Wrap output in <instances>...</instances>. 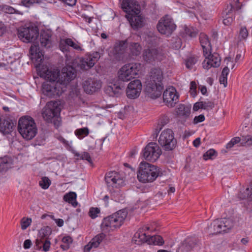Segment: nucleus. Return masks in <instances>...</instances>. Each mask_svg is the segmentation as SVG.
Returning <instances> with one entry per match:
<instances>
[{
    "mask_svg": "<svg viewBox=\"0 0 252 252\" xmlns=\"http://www.w3.org/2000/svg\"><path fill=\"white\" fill-rule=\"evenodd\" d=\"M205 120V117L203 115H200L198 116H195L193 120V123L194 124L202 122Z\"/></svg>",
    "mask_w": 252,
    "mask_h": 252,
    "instance_id": "nucleus-57",
    "label": "nucleus"
},
{
    "mask_svg": "<svg viewBox=\"0 0 252 252\" xmlns=\"http://www.w3.org/2000/svg\"><path fill=\"white\" fill-rule=\"evenodd\" d=\"M91 62H92L91 61L88 56L84 58L78 59L76 61L78 67L82 70H88L93 67L94 64L93 63L91 65Z\"/></svg>",
    "mask_w": 252,
    "mask_h": 252,
    "instance_id": "nucleus-34",
    "label": "nucleus"
},
{
    "mask_svg": "<svg viewBox=\"0 0 252 252\" xmlns=\"http://www.w3.org/2000/svg\"><path fill=\"white\" fill-rule=\"evenodd\" d=\"M217 153L214 149H210L207 151L203 155V158L205 160L209 159H213L216 157Z\"/></svg>",
    "mask_w": 252,
    "mask_h": 252,
    "instance_id": "nucleus-42",
    "label": "nucleus"
},
{
    "mask_svg": "<svg viewBox=\"0 0 252 252\" xmlns=\"http://www.w3.org/2000/svg\"><path fill=\"white\" fill-rule=\"evenodd\" d=\"M129 40L117 41L115 42L114 48L110 53V56L116 61H121L125 60V53L127 47V42Z\"/></svg>",
    "mask_w": 252,
    "mask_h": 252,
    "instance_id": "nucleus-13",
    "label": "nucleus"
},
{
    "mask_svg": "<svg viewBox=\"0 0 252 252\" xmlns=\"http://www.w3.org/2000/svg\"><path fill=\"white\" fill-rule=\"evenodd\" d=\"M139 66V64L136 63L125 64L118 72L119 79L124 82H128L135 78L138 73Z\"/></svg>",
    "mask_w": 252,
    "mask_h": 252,
    "instance_id": "nucleus-6",
    "label": "nucleus"
},
{
    "mask_svg": "<svg viewBox=\"0 0 252 252\" xmlns=\"http://www.w3.org/2000/svg\"><path fill=\"white\" fill-rule=\"evenodd\" d=\"M163 102L169 107H173L178 101V95L176 89L171 87L166 89L163 94Z\"/></svg>",
    "mask_w": 252,
    "mask_h": 252,
    "instance_id": "nucleus-20",
    "label": "nucleus"
},
{
    "mask_svg": "<svg viewBox=\"0 0 252 252\" xmlns=\"http://www.w3.org/2000/svg\"><path fill=\"white\" fill-rule=\"evenodd\" d=\"M107 185L113 188H120L125 185L124 180L122 176L115 171L108 173L105 177Z\"/></svg>",
    "mask_w": 252,
    "mask_h": 252,
    "instance_id": "nucleus-19",
    "label": "nucleus"
},
{
    "mask_svg": "<svg viewBox=\"0 0 252 252\" xmlns=\"http://www.w3.org/2000/svg\"><path fill=\"white\" fill-rule=\"evenodd\" d=\"M88 57L90 58L91 61L92 62H91V64L92 65V64H93V63H94V65L96 62L100 58V55L98 52H95L93 53L91 55L89 56Z\"/></svg>",
    "mask_w": 252,
    "mask_h": 252,
    "instance_id": "nucleus-50",
    "label": "nucleus"
},
{
    "mask_svg": "<svg viewBox=\"0 0 252 252\" xmlns=\"http://www.w3.org/2000/svg\"><path fill=\"white\" fill-rule=\"evenodd\" d=\"M202 105V109L209 110L212 109L214 107V103L213 101H200Z\"/></svg>",
    "mask_w": 252,
    "mask_h": 252,
    "instance_id": "nucleus-43",
    "label": "nucleus"
},
{
    "mask_svg": "<svg viewBox=\"0 0 252 252\" xmlns=\"http://www.w3.org/2000/svg\"><path fill=\"white\" fill-rule=\"evenodd\" d=\"M220 82L221 84H223L224 87H226L227 84V77L221 75L220 78Z\"/></svg>",
    "mask_w": 252,
    "mask_h": 252,
    "instance_id": "nucleus-59",
    "label": "nucleus"
},
{
    "mask_svg": "<svg viewBox=\"0 0 252 252\" xmlns=\"http://www.w3.org/2000/svg\"><path fill=\"white\" fill-rule=\"evenodd\" d=\"M142 85L140 80L136 79L131 81L127 85L126 94L128 98L135 99L140 94Z\"/></svg>",
    "mask_w": 252,
    "mask_h": 252,
    "instance_id": "nucleus-18",
    "label": "nucleus"
},
{
    "mask_svg": "<svg viewBox=\"0 0 252 252\" xmlns=\"http://www.w3.org/2000/svg\"><path fill=\"white\" fill-rule=\"evenodd\" d=\"M51 184V181L48 177H44L42 178L39 182L40 187L43 189H47Z\"/></svg>",
    "mask_w": 252,
    "mask_h": 252,
    "instance_id": "nucleus-44",
    "label": "nucleus"
},
{
    "mask_svg": "<svg viewBox=\"0 0 252 252\" xmlns=\"http://www.w3.org/2000/svg\"><path fill=\"white\" fill-rule=\"evenodd\" d=\"M163 73L158 68L152 69L147 77L146 83L162 85Z\"/></svg>",
    "mask_w": 252,
    "mask_h": 252,
    "instance_id": "nucleus-22",
    "label": "nucleus"
},
{
    "mask_svg": "<svg viewBox=\"0 0 252 252\" xmlns=\"http://www.w3.org/2000/svg\"><path fill=\"white\" fill-rule=\"evenodd\" d=\"M6 28L4 24L0 22V36L2 35L5 32Z\"/></svg>",
    "mask_w": 252,
    "mask_h": 252,
    "instance_id": "nucleus-63",
    "label": "nucleus"
},
{
    "mask_svg": "<svg viewBox=\"0 0 252 252\" xmlns=\"http://www.w3.org/2000/svg\"><path fill=\"white\" fill-rule=\"evenodd\" d=\"M51 233L52 229L49 226H44L39 230L35 242V247L36 250H40L42 248L44 251H49L51 243L49 237Z\"/></svg>",
    "mask_w": 252,
    "mask_h": 252,
    "instance_id": "nucleus-7",
    "label": "nucleus"
},
{
    "mask_svg": "<svg viewBox=\"0 0 252 252\" xmlns=\"http://www.w3.org/2000/svg\"><path fill=\"white\" fill-rule=\"evenodd\" d=\"M40 2V0H22L21 3L26 7H30L34 3H38Z\"/></svg>",
    "mask_w": 252,
    "mask_h": 252,
    "instance_id": "nucleus-52",
    "label": "nucleus"
},
{
    "mask_svg": "<svg viewBox=\"0 0 252 252\" xmlns=\"http://www.w3.org/2000/svg\"><path fill=\"white\" fill-rule=\"evenodd\" d=\"M176 25L169 16L161 18L157 25L158 31L162 34L170 35L176 29Z\"/></svg>",
    "mask_w": 252,
    "mask_h": 252,
    "instance_id": "nucleus-12",
    "label": "nucleus"
},
{
    "mask_svg": "<svg viewBox=\"0 0 252 252\" xmlns=\"http://www.w3.org/2000/svg\"><path fill=\"white\" fill-rule=\"evenodd\" d=\"M3 10L5 13L9 14L17 13L21 15L23 14L22 12L16 10L15 9L10 6H4L3 8Z\"/></svg>",
    "mask_w": 252,
    "mask_h": 252,
    "instance_id": "nucleus-49",
    "label": "nucleus"
},
{
    "mask_svg": "<svg viewBox=\"0 0 252 252\" xmlns=\"http://www.w3.org/2000/svg\"><path fill=\"white\" fill-rule=\"evenodd\" d=\"M133 241L138 245L146 243L149 245L161 246L164 243V241L161 236L159 235L150 236L148 233L145 232L141 229L134 234Z\"/></svg>",
    "mask_w": 252,
    "mask_h": 252,
    "instance_id": "nucleus-5",
    "label": "nucleus"
},
{
    "mask_svg": "<svg viewBox=\"0 0 252 252\" xmlns=\"http://www.w3.org/2000/svg\"><path fill=\"white\" fill-rule=\"evenodd\" d=\"M18 130L22 137L26 140L32 139L37 133V127L34 119L30 116L20 118Z\"/></svg>",
    "mask_w": 252,
    "mask_h": 252,
    "instance_id": "nucleus-2",
    "label": "nucleus"
},
{
    "mask_svg": "<svg viewBox=\"0 0 252 252\" xmlns=\"http://www.w3.org/2000/svg\"><path fill=\"white\" fill-rule=\"evenodd\" d=\"M82 87L87 94H92L100 90L101 83L99 80L90 78L83 81Z\"/></svg>",
    "mask_w": 252,
    "mask_h": 252,
    "instance_id": "nucleus-21",
    "label": "nucleus"
},
{
    "mask_svg": "<svg viewBox=\"0 0 252 252\" xmlns=\"http://www.w3.org/2000/svg\"><path fill=\"white\" fill-rule=\"evenodd\" d=\"M38 36L36 28L32 27H21L18 30V36L23 42H30L35 40Z\"/></svg>",
    "mask_w": 252,
    "mask_h": 252,
    "instance_id": "nucleus-14",
    "label": "nucleus"
},
{
    "mask_svg": "<svg viewBox=\"0 0 252 252\" xmlns=\"http://www.w3.org/2000/svg\"><path fill=\"white\" fill-rule=\"evenodd\" d=\"M163 90V85L146 83L145 92L150 98L156 99L159 97Z\"/></svg>",
    "mask_w": 252,
    "mask_h": 252,
    "instance_id": "nucleus-24",
    "label": "nucleus"
},
{
    "mask_svg": "<svg viewBox=\"0 0 252 252\" xmlns=\"http://www.w3.org/2000/svg\"><path fill=\"white\" fill-rule=\"evenodd\" d=\"M100 213V209L98 208L92 207L89 212V216L93 219L96 218Z\"/></svg>",
    "mask_w": 252,
    "mask_h": 252,
    "instance_id": "nucleus-46",
    "label": "nucleus"
},
{
    "mask_svg": "<svg viewBox=\"0 0 252 252\" xmlns=\"http://www.w3.org/2000/svg\"><path fill=\"white\" fill-rule=\"evenodd\" d=\"M75 134L78 136H84L89 134V129L86 128H80L76 130Z\"/></svg>",
    "mask_w": 252,
    "mask_h": 252,
    "instance_id": "nucleus-51",
    "label": "nucleus"
},
{
    "mask_svg": "<svg viewBox=\"0 0 252 252\" xmlns=\"http://www.w3.org/2000/svg\"><path fill=\"white\" fill-rule=\"evenodd\" d=\"M32 243L30 239L26 240L24 242V248L25 249H29L32 246Z\"/></svg>",
    "mask_w": 252,
    "mask_h": 252,
    "instance_id": "nucleus-62",
    "label": "nucleus"
},
{
    "mask_svg": "<svg viewBox=\"0 0 252 252\" xmlns=\"http://www.w3.org/2000/svg\"><path fill=\"white\" fill-rule=\"evenodd\" d=\"M59 112V103L56 101H51L43 108L42 116L47 123H52L53 119L58 116Z\"/></svg>",
    "mask_w": 252,
    "mask_h": 252,
    "instance_id": "nucleus-11",
    "label": "nucleus"
},
{
    "mask_svg": "<svg viewBox=\"0 0 252 252\" xmlns=\"http://www.w3.org/2000/svg\"><path fill=\"white\" fill-rule=\"evenodd\" d=\"M234 225V221L230 218H223L215 220L210 225L211 232L214 234L227 232L231 229Z\"/></svg>",
    "mask_w": 252,
    "mask_h": 252,
    "instance_id": "nucleus-9",
    "label": "nucleus"
},
{
    "mask_svg": "<svg viewBox=\"0 0 252 252\" xmlns=\"http://www.w3.org/2000/svg\"><path fill=\"white\" fill-rule=\"evenodd\" d=\"M196 84L195 81H191L190 84L189 92L193 97H195L196 94Z\"/></svg>",
    "mask_w": 252,
    "mask_h": 252,
    "instance_id": "nucleus-53",
    "label": "nucleus"
},
{
    "mask_svg": "<svg viewBox=\"0 0 252 252\" xmlns=\"http://www.w3.org/2000/svg\"><path fill=\"white\" fill-rule=\"evenodd\" d=\"M13 165L12 159L8 156L0 158V173H4L11 168Z\"/></svg>",
    "mask_w": 252,
    "mask_h": 252,
    "instance_id": "nucleus-29",
    "label": "nucleus"
},
{
    "mask_svg": "<svg viewBox=\"0 0 252 252\" xmlns=\"http://www.w3.org/2000/svg\"><path fill=\"white\" fill-rule=\"evenodd\" d=\"M41 45L45 48H50L52 46L51 35L48 32H42L40 36Z\"/></svg>",
    "mask_w": 252,
    "mask_h": 252,
    "instance_id": "nucleus-33",
    "label": "nucleus"
},
{
    "mask_svg": "<svg viewBox=\"0 0 252 252\" xmlns=\"http://www.w3.org/2000/svg\"><path fill=\"white\" fill-rule=\"evenodd\" d=\"M229 68H228V66L225 67L222 71L221 75L227 77V75L229 73Z\"/></svg>",
    "mask_w": 252,
    "mask_h": 252,
    "instance_id": "nucleus-64",
    "label": "nucleus"
},
{
    "mask_svg": "<svg viewBox=\"0 0 252 252\" xmlns=\"http://www.w3.org/2000/svg\"><path fill=\"white\" fill-rule=\"evenodd\" d=\"M160 176V169L146 162H141L137 173L139 181L142 183L153 182Z\"/></svg>",
    "mask_w": 252,
    "mask_h": 252,
    "instance_id": "nucleus-3",
    "label": "nucleus"
},
{
    "mask_svg": "<svg viewBox=\"0 0 252 252\" xmlns=\"http://www.w3.org/2000/svg\"><path fill=\"white\" fill-rule=\"evenodd\" d=\"M75 156L80 158L82 159H86L89 162L92 163V159L91 158L89 155V154L87 152H84L82 154H79V153H76Z\"/></svg>",
    "mask_w": 252,
    "mask_h": 252,
    "instance_id": "nucleus-48",
    "label": "nucleus"
},
{
    "mask_svg": "<svg viewBox=\"0 0 252 252\" xmlns=\"http://www.w3.org/2000/svg\"><path fill=\"white\" fill-rule=\"evenodd\" d=\"M15 124L10 120H4L0 121V131L4 133L8 134L11 132Z\"/></svg>",
    "mask_w": 252,
    "mask_h": 252,
    "instance_id": "nucleus-32",
    "label": "nucleus"
},
{
    "mask_svg": "<svg viewBox=\"0 0 252 252\" xmlns=\"http://www.w3.org/2000/svg\"><path fill=\"white\" fill-rule=\"evenodd\" d=\"M62 242L63 243V244H66L69 246V244L72 243V239L70 236H65L63 238Z\"/></svg>",
    "mask_w": 252,
    "mask_h": 252,
    "instance_id": "nucleus-58",
    "label": "nucleus"
},
{
    "mask_svg": "<svg viewBox=\"0 0 252 252\" xmlns=\"http://www.w3.org/2000/svg\"><path fill=\"white\" fill-rule=\"evenodd\" d=\"M160 55L157 49L155 48L145 49L143 53V60L149 63H152L159 60Z\"/></svg>",
    "mask_w": 252,
    "mask_h": 252,
    "instance_id": "nucleus-25",
    "label": "nucleus"
},
{
    "mask_svg": "<svg viewBox=\"0 0 252 252\" xmlns=\"http://www.w3.org/2000/svg\"><path fill=\"white\" fill-rule=\"evenodd\" d=\"M241 139L239 137H235L231 139L230 141L226 146V149H231L234 145L241 142Z\"/></svg>",
    "mask_w": 252,
    "mask_h": 252,
    "instance_id": "nucleus-47",
    "label": "nucleus"
},
{
    "mask_svg": "<svg viewBox=\"0 0 252 252\" xmlns=\"http://www.w3.org/2000/svg\"><path fill=\"white\" fill-rule=\"evenodd\" d=\"M198 59L195 57H191L187 59L186 62V66L189 69H191L192 68L193 65H194L197 62Z\"/></svg>",
    "mask_w": 252,
    "mask_h": 252,
    "instance_id": "nucleus-45",
    "label": "nucleus"
},
{
    "mask_svg": "<svg viewBox=\"0 0 252 252\" xmlns=\"http://www.w3.org/2000/svg\"><path fill=\"white\" fill-rule=\"evenodd\" d=\"M129 41L127 42V48L128 54L132 56H137L140 54L142 50V46L138 43L132 41L130 38H127Z\"/></svg>",
    "mask_w": 252,
    "mask_h": 252,
    "instance_id": "nucleus-26",
    "label": "nucleus"
},
{
    "mask_svg": "<svg viewBox=\"0 0 252 252\" xmlns=\"http://www.w3.org/2000/svg\"><path fill=\"white\" fill-rule=\"evenodd\" d=\"M108 89L110 91H112L114 95L118 96L122 93L124 90V87H121L114 84L109 86Z\"/></svg>",
    "mask_w": 252,
    "mask_h": 252,
    "instance_id": "nucleus-37",
    "label": "nucleus"
},
{
    "mask_svg": "<svg viewBox=\"0 0 252 252\" xmlns=\"http://www.w3.org/2000/svg\"><path fill=\"white\" fill-rule=\"evenodd\" d=\"M32 222L31 218L24 217L20 220V225L22 230H26L31 224Z\"/></svg>",
    "mask_w": 252,
    "mask_h": 252,
    "instance_id": "nucleus-38",
    "label": "nucleus"
},
{
    "mask_svg": "<svg viewBox=\"0 0 252 252\" xmlns=\"http://www.w3.org/2000/svg\"><path fill=\"white\" fill-rule=\"evenodd\" d=\"M223 23L225 26H230L234 19L233 6L230 5L223 13Z\"/></svg>",
    "mask_w": 252,
    "mask_h": 252,
    "instance_id": "nucleus-28",
    "label": "nucleus"
},
{
    "mask_svg": "<svg viewBox=\"0 0 252 252\" xmlns=\"http://www.w3.org/2000/svg\"><path fill=\"white\" fill-rule=\"evenodd\" d=\"M39 74L48 81L42 85L43 93L51 97L62 94L66 90L69 82L76 77L75 70L71 66L63 67L60 73L57 68L43 65Z\"/></svg>",
    "mask_w": 252,
    "mask_h": 252,
    "instance_id": "nucleus-1",
    "label": "nucleus"
},
{
    "mask_svg": "<svg viewBox=\"0 0 252 252\" xmlns=\"http://www.w3.org/2000/svg\"><path fill=\"white\" fill-rule=\"evenodd\" d=\"M31 58L32 60H35L38 62H40L43 59V55L40 51L38 45L33 44L31 46L30 50Z\"/></svg>",
    "mask_w": 252,
    "mask_h": 252,
    "instance_id": "nucleus-31",
    "label": "nucleus"
},
{
    "mask_svg": "<svg viewBox=\"0 0 252 252\" xmlns=\"http://www.w3.org/2000/svg\"><path fill=\"white\" fill-rule=\"evenodd\" d=\"M186 33L189 35L191 37H194L197 34V32L193 29H190L189 28H186L185 29Z\"/></svg>",
    "mask_w": 252,
    "mask_h": 252,
    "instance_id": "nucleus-56",
    "label": "nucleus"
},
{
    "mask_svg": "<svg viewBox=\"0 0 252 252\" xmlns=\"http://www.w3.org/2000/svg\"><path fill=\"white\" fill-rule=\"evenodd\" d=\"M105 237V235L103 233L98 234L93 238L91 241L85 246V250L86 251H90L93 248H97L104 239Z\"/></svg>",
    "mask_w": 252,
    "mask_h": 252,
    "instance_id": "nucleus-27",
    "label": "nucleus"
},
{
    "mask_svg": "<svg viewBox=\"0 0 252 252\" xmlns=\"http://www.w3.org/2000/svg\"><path fill=\"white\" fill-rule=\"evenodd\" d=\"M158 141L165 151L173 150L176 147L177 143L173 131L168 128L163 130L161 132Z\"/></svg>",
    "mask_w": 252,
    "mask_h": 252,
    "instance_id": "nucleus-8",
    "label": "nucleus"
},
{
    "mask_svg": "<svg viewBox=\"0 0 252 252\" xmlns=\"http://www.w3.org/2000/svg\"><path fill=\"white\" fill-rule=\"evenodd\" d=\"M59 46L60 49L63 52L66 51L68 50V46L67 45V43L66 42V39L62 40L60 41Z\"/></svg>",
    "mask_w": 252,
    "mask_h": 252,
    "instance_id": "nucleus-54",
    "label": "nucleus"
},
{
    "mask_svg": "<svg viewBox=\"0 0 252 252\" xmlns=\"http://www.w3.org/2000/svg\"><path fill=\"white\" fill-rule=\"evenodd\" d=\"M122 8L126 14H134L141 11L140 6L135 0H123Z\"/></svg>",
    "mask_w": 252,
    "mask_h": 252,
    "instance_id": "nucleus-23",
    "label": "nucleus"
},
{
    "mask_svg": "<svg viewBox=\"0 0 252 252\" xmlns=\"http://www.w3.org/2000/svg\"><path fill=\"white\" fill-rule=\"evenodd\" d=\"M199 109H202V105L200 101L196 102L193 106V110L194 111H197Z\"/></svg>",
    "mask_w": 252,
    "mask_h": 252,
    "instance_id": "nucleus-61",
    "label": "nucleus"
},
{
    "mask_svg": "<svg viewBox=\"0 0 252 252\" xmlns=\"http://www.w3.org/2000/svg\"><path fill=\"white\" fill-rule=\"evenodd\" d=\"M126 18L131 27L135 31L138 30L145 25V17L141 11L134 14H126Z\"/></svg>",
    "mask_w": 252,
    "mask_h": 252,
    "instance_id": "nucleus-15",
    "label": "nucleus"
},
{
    "mask_svg": "<svg viewBox=\"0 0 252 252\" xmlns=\"http://www.w3.org/2000/svg\"><path fill=\"white\" fill-rule=\"evenodd\" d=\"M66 42L67 43V45L69 46L72 47L74 49L79 51H82L83 49L80 46L78 42H76L73 41L70 38L66 39Z\"/></svg>",
    "mask_w": 252,
    "mask_h": 252,
    "instance_id": "nucleus-39",
    "label": "nucleus"
},
{
    "mask_svg": "<svg viewBox=\"0 0 252 252\" xmlns=\"http://www.w3.org/2000/svg\"><path fill=\"white\" fill-rule=\"evenodd\" d=\"M199 39L203 53L210 51L211 47L208 36L203 33H201L200 34Z\"/></svg>",
    "mask_w": 252,
    "mask_h": 252,
    "instance_id": "nucleus-35",
    "label": "nucleus"
},
{
    "mask_svg": "<svg viewBox=\"0 0 252 252\" xmlns=\"http://www.w3.org/2000/svg\"><path fill=\"white\" fill-rule=\"evenodd\" d=\"M127 215L126 211L121 210L104 218L101 225L102 231L108 232L119 228L124 223Z\"/></svg>",
    "mask_w": 252,
    "mask_h": 252,
    "instance_id": "nucleus-4",
    "label": "nucleus"
},
{
    "mask_svg": "<svg viewBox=\"0 0 252 252\" xmlns=\"http://www.w3.org/2000/svg\"><path fill=\"white\" fill-rule=\"evenodd\" d=\"M191 105L180 104L176 109L177 115L179 117L184 119L188 118L190 114Z\"/></svg>",
    "mask_w": 252,
    "mask_h": 252,
    "instance_id": "nucleus-30",
    "label": "nucleus"
},
{
    "mask_svg": "<svg viewBox=\"0 0 252 252\" xmlns=\"http://www.w3.org/2000/svg\"><path fill=\"white\" fill-rule=\"evenodd\" d=\"M205 60L202 63L203 67L208 70L211 67H218L220 64V58L217 53L211 54L210 51L203 53Z\"/></svg>",
    "mask_w": 252,
    "mask_h": 252,
    "instance_id": "nucleus-16",
    "label": "nucleus"
},
{
    "mask_svg": "<svg viewBox=\"0 0 252 252\" xmlns=\"http://www.w3.org/2000/svg\"><path fill=\"white\" fill-rule=\"evenodd\" d=\"M63 1L64 3L66 4L67 5L72 6L74 5L76 2V0H61Z\"/></svg>",
    "mask_w": 252,
    "mask_h": 252,
    "instance_id": "nucleus-60",
    "label": "nucleus"
},
{
    "mask_svg": "<svg viewBox=\"0 0 252 252\" xmlns=\"http://www.w3.org/2000/svg\"><path fill=\"white\" fill-rule=\"evenodd\" d=\"M241 146H251L252 145V136L247 135L243 136L241 141Z\"/></svg>",
    "mask_w": 252,
    "mask_h": 252,
    "instance_id": "nucleus-40",
    "label": "nucleus"
},
{
    "mask_svg": "<svg viewBox=\"0 0 252 252\" xmlns=\"http://www.w3.org/2000/svg\"><path fill=\"white\" fill-rule=\"evenodd\" d=\"M161 153L159 146L156 143L151 142L143 150V156L146 160L155 162L159 158Z\"/></svg>",
    "mask_w": 252,
    "mask_h": 252,
    "instance_id": "nucleus-10",
    "label": "nucleus"
},
{
    "mask_svg": "<svg viewBox=\"0 0 252 252\" xmlns=\"http://www.w3.org/2000/svg\"><path fill=\"white\" fill-rule=\"evenodd\" d=\"M203 246L194 238L189 237L183 241L179 247L181 252H189L191 251H201V247Z\"/></svg>",
    "mask_w": 252,
    "mask_h": 252,
    "instance_id": "nucleus-17",
    "label": "nucleus"
},
{
    "mask_svg": "<svg viewBox=\"0 0 252 252\" xmlns=\"http://www.w3.org/2000/svg\"><path fill=\"white\" fill-rule=\"evenodd\" d=\"M141 229L143 231H145V232H146V231L154 232L157 230L156 227L154 226L153 225H146Z\"/></svg>",
    "mask_w": 252,
    "mask_h": 252,
    "instance_id": "nucleus-55",
    "label": "nucleus"
},
{
    "mask_svg": "<svg viewBox=\"0 0 252 252\" xmlns=\"http://www.w3.org/2000/svg\"><path fill=\"white\" fill-rule=\"evenodd\" d=\"M249 35V32L245 26H241L239 30V38L241 40L246 39Z\"/></svg>",
    "mask_w": 252,
    "mask_h": 252,
    "instance_id": "nucleus-41",
    "label": "nucleus"
},
{
    "mask_svg": "<svg viewBox=\"0 0 252 252\" xmlns=\"http://www.w3.org/2000/svg\"><path fill=\"white\" fill-rule=\"evenodd\" d=\"M77 195L74 192H69L68 193L65 194L63 196V199L66 202H68L72 204L74 207H76L77 205V202L76 201Z\"/></svg>",
    "mask_w": 252,
    "mask_h": 252,
    "instance_id": "nucleus-36",
    "label": "nucleus"
}]
</instances>
